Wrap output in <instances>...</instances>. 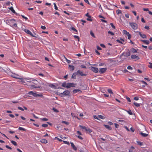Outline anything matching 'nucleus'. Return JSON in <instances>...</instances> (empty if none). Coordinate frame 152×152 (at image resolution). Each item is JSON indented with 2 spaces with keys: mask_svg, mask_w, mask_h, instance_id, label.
Wrapping results in <instances>:
<instances>
[{
  "mask_svg": "<svg viewBox=\"0 0 152 152\" xmlns=\"http://www.w3.org/2000/svg\"><path fill=\"white\" fill-rule=\"evenodd\" d=\"M76 84L73 83H67L66 82L63 83L62 84V86L63 87L67 88H70L71 87H75Z\"/></svg>",
  "mask_w": 152,
  "mask_h": 152,
  "instance_id": "nucleus-1",
  "label": "nucleus"
},
{
  "mask_svg": "<svg viewBox=\"0 0 152 152\" xmlns=\"http://www.w3.org/2000/svg\"><path fill=\"white\" fill-rule=\"evenodd\" d=\"M8 23L12 27L17 26V24L15 23V19H12L8 21Z\"/></svg>",
  "mask_w": 152,
  "mask_h": 152,
  "instance_id": "nucleus-2",
  "label": "nucleus"
},
{
  "mask_svg": "<svg viewBox=\"0 0 152 152\" xmlns=\"http://www.w3.org/2000/svg\"><path fill=\"white\" fill-rule=\"evenodd\" d=\"M79 126L83 129L85 130L86 132L87 133H89L91 132L92 131V130L91 129L87 127L83 126L80 125Z\"/></svg>",
  "mask_w": 152,
  "mask_h": 152,
  "instance_id": "nucleus-3",
  "label": "nucleus"
},
{
  "mask_svg": "<svg viewBox=\"0 0 152 152\" xmlns=\"http://www.w3.org/2000/svg\"><path fill=\"white\" fill-rule=\"evenodd\" d=\"M28 94L29 95H32L34 97H37V96H42V94H38L36 92H33L32 91H30L28 92Z\"/></svg>",
  "mask_w": 152,
  "mask_h": 152,
  "instance_id": "nucleus-4",
  "label": "nucleus"
},
{
  "mask_svg": "<svg viewBox=\"0 0 152 152\" xmlns=\"http://www.w3.org/2000/svg\"><path fill=\"white\" fill-rule=\"evenodd\" d=\"M26 81L31 83L35 84V82H37V81L34 79L32 78H26Z\"/></svg>",
  "mask_w": 152,
  "mask_h": 152,
  "instance_id": "nucleus-5",
  "label": "nucleus"
},
{
  "mask_svg": "<svg viewBox=\"0 0 152 152\" xmlns=\"http://www.w3.org/2000/svg\"><path fill=\"white\" fill-rule=\"evenodd\" d=\"M22 29L26 33L30 35L31 36L34 37H37L35 35H36V34H35V35H33V34L29 30L25 29Z\"/></svg>",
  "mask_w": 152,
  "mask_h": 152,
  "instance_id": "nucleus-6",
  "label": "nucleus"
},
{
  "mask_svg": "<svg viewBox=\"0 0 152 152\" xmlns=\"http://www.w3.org/2000/svg\"><path fill=\"white\" fill-rule=\"evenodd\" d=\"M129 24L133 29L134 30L137 29V26L136 23L134 22H130Z\"/></svg>",
  "mask_w": 152,
  "mask_h": 152,
  "instance_id": "nucleus-7",
  "label": "nucleus"
},
{
  "mask_svg": "<svg viewBox=\"0 0 152 152\" xmlns=\"http://www.w3.org/2000/svg\"><path fill=\"white\" fill-rule=\"evenodd\" d=\"M69 93L70 92L69 91L66 90L64 91L63 93H61L60 95L61 96H64L69 95Z\"/></svg>",
  "mask_w": 152,
  "mask_h": 152,
  "instance_id": "nucleus-8",
  "label": "nucleus"
},
{
  "mask_svg": "<svg viewBox=\"0 0 152 152\" xmlns=\"http://www.w3.org/2000/svg\"><path fill=\"white\" fill-rule=\"evenodd\" d=\"M90 69L91 70H92V71L93 72H94L95 73H97L99 71V69L98 68L93 66L90 67Z\"/></svg>",
  "mask_w": 152,
  "mask_h": 152,
  "instance_id": "nucleus-9",
  "label": "nucleus"
},
{
  "mask_svg": "<svg viewBox=\"0 0 152 152\" xmlns=\"http://www.w3.org/2000/svg\"><path fill=\"white\" fill-rule=\"evenodd\" d=\"M107 70L106 68H100L99 69V72L100 73H103L105 72Z\"/></svg>",
  "mask_w": 152,
  "mask_h": 152,
  "instance_id": "nucleus-10",
  "label": "nucleus"
},
{
  "mask_svg": "<svg viewBox=\"0 0 152 152\" xmlns=\"http://www.w3.org/2000/svg\"><path fill=\"white\" fill-rule=\"evenodd\" d=\"M77 74H80L82 76H84L86 75V74L83 73V72L80 70H78L77 71Z\"/></svg>",
  "mask_w": 152,
  "mask_h": 152,
  "instance_id": "nucleus-11",
  "label": "nucleus"
},
{
  "mask_svg": "<svg viewBox=\"0 0 152 152\" xmlns=\"http://www.w3.org/2000/svg\"><path fill=\"white\" fill-rule=\"evenodd\" d=\"M137 32L138 33L140 37L143 38H146V35L141 34V33L139 31H137Z\"/></svg>",
  "mask_w": 152,
  "mask_h": 152,
  "instance_id": "nucleus-12",
  "label": "nucleus"
},
{
  "mask_svg": "<svg viewBox=\"0 0 152 152\" xmlns=\"http://www.w3.org/2000/svg\"><path fill=\"white\" fill-rule=\"evenodd\" d=\"M131 58L132 59H136L137 60H138L139 59V58L138 56L135 55H131Z\"/></svg>",
  "mask_w": 152,
  "mask_h": 152,
  "instance_id": "nucleus-13",
  "label": "nucleus"
},
{
  "mask_svg": "<svg viewBox=\"0 0 152 152\" xmlns=\"http://www.w3.org/2000/svg\"><path fill=\"white\" fill-rule=\"evenodd\" d=\"M69 67L71 71H72L75 69L74 66L69 65Z\"/></svg>",
  "mask_w": 152,
  "mask_h": 152,
  "instance_id": "nucleus-14",
  "label": "nucleus"
},
{
  "mask_svg": "<svg viewBox=\"0 0 152 152\" xmlns=\"http://www.w3.org/2000/svg\"><path fill=\"white\" fill-rule=\"evenodd\" d=\"M70 144L72 147L75 151L77 150V148L72 142H71Z\"/></svg>",
  "mask_w": 152,
  "mask_h": 152,
  "instance_id": "nucleus-15",
  "label": "nucleus"
},
{
  "mask_svg": "<svg viewBox=\"0 0 152 152\" xmlns=\"http://www.w3.org/2000/svg\"><path fill=\"white\" fill-rule=\"evenodd\" d=\"M130 55V54L129 50H128V51L124 53V56H129Z\"/></svg>",
  "mask_w": 152,
  "mask_h": 152,
  "instance_id": "nucleus-16",
  "label": "nucleus"
},
{
  "mask_svg": "<svg viewBox=\"0 0 152 152\" xmlns=\"http://www.w3.org/2000/svg\"><path fill=\"white\" fill-rule=\"evenodd\" d=\"M31 86L32 88H40V86H37L36 83L35 84H31Z\"/></svg>",
  "mask_w": 152,
  "mask_h": 152,
  "instance_id": "nucleus-17",
  "label": "nucleus"
},
{
  "mask_svg": "<svg viewBox=\"0 0 152 152\" xmlns=\"http://www.w3.org/2000/svg\"><path fill=\"white\" fill-rule=\"evenodd\" d=\"M116 41L118 42L121 44H123V42H124V40L122 39H121L120 40L117 39Z\"/></svg>",
  "mask_w": 152,
  "mask_h": 152,
  "instance_id": "nucleus-18",
  "label": "nucleus"
},
{
  "mask_svg": "<svg viewBox=\"0 0 152 152\" xmlns=\"http://www.w3.org/2000/svg\"><path fill=\"white\" fill-rule=\"evenodd\" d=\"M141 41L147 45H148L149 43V41L148 40H142Z\"/></svg>",
  "mask_w": 152,
  "mask_h": 152,
  "instance_id": "nucleus-19",
  "label": "nucleus"
},
{
  "mask_svg": "<svg viewBox=\"0 0 152 152\" xmlns=\"http://www.w3.org/2000/svg\"><path fill=\"white\" fill-rule=\"evenodd\" d=\"M131 51L133 53H135L137 52V50L135 49L132 48L131 49Z\"/></svg>",
  "mask_w": 152,
  "mask_h": 152,
  "instance_id": "nucleus-20",
  "label": "nucleus"
},
{
  "mask_svg": "<svg viewBox=\"0 0 152 152\" xmlns=\"http://www.w3.org/2000/svg\"><path fill=\"white\" fill-rule=\"evenodd\" d=\"M140 134L143 137H146L148 136V134L146 133H144L143 132L140 133Z\"/></svg>",
  "mask_w": 152,
  "mask_h": 152,
  "instance_id": "nucleus-21",
  "label": "nucleus"
},
{
  "mask_svg": "<svg viewBox=\"0 0 152 152\" xmlns=\"http://www.w3.org/2000/svg\"><path fill=\"white\" fill-rule=\"evenodd\" d=\"M40 142L42 143H47V140L45 139H42L41 140Z\"/></svg>",
  "mask_w": 152,
  "mask_h": 152,
  "instance_id": "nucleus-22",
  "label": "nucleus"
},
{
  "mask_svg": "<svg viewBox=\"0 0 152 152\" xmlns=\"http://www.w3.org/2000/svg\"><path fill=\"white\" fill-rule=\"evenodd\" d=\"M135 148L133 146H132L129 149V152H132Z\"/></svg>",
  "mask_w": 152,
  "mask_h": 152,
  "instance_id": "nucleus-23",
  "label": "nucleus"
},
{
  "mask_svg": "<svg viewBox=\"0 0 152 152\" xmlns=\"http://www.w3.org/2000/svg\"><path fill=\"white\" fill-rule=\"evenodd\" d=\"M19 79H20V82H22L23 83H25L26 81V78L23 79L22 78H19Z\"/></svg>",
  "mask_w": 152,
  "mask_h": 152,
  "instance_id": "nucleus-24",
  "label": "nucleus"
},
{
  "mask_svg": "<svg viewBox=\"0 0 152 152\" xmlns=\"http://www.w3.org/2000/svg\"><path fill=\"white\" fill-rule=\"evenodd\" d=\"M125 111L130 115H132L133 113L130 110H125Z\"/></svg>",
  "mask_w": 152,
  "mask_h": 152,
  "instance_id": "nucleus-25",
  "label": "nucleus"
},
{
  "mask_svg": "<svg viewBox=\"0 0 152 152\" xmlns=\"http://www.w3.org/2000/svg\"><path fill=\"white\" fill-rule=\"evenodd\" d=\"M10 10L13 13H15V12L13 9V7H11L10 8Z\"/></svg>",
  "mask_w": 152,
  "mask_h": 152,
  "instance_id": "nucleus-26",
  "label": "nucleus"
},
{
  "mask_svg": "<svg viewBox=\"0 0 152 152\" xmlns=\"http://www.w3.org/2000/svg\"><path fill=\"white\" fill-rule=\"evenodd\" d=\"M104 126L107 129H111V127L110 126H109L108 125H104Z\"/></svg>",
  "mask_w": 152,
  "mask_h": 152,
  "instance_id": "nucleus-27",
  "label": "nucleus"
},
{
  "mask_svg": "<svg viewBox=\"0 0 152 152\" xmlns=\"http://www.w3.org/2000/svg\"><path fill=\"white\" fill-rule=\"evenodd\" d=\"M134 105L137 107H139L140 106V104L139 103L136 102H134L133 103Z\"/></svg>",
  "mask_w": 152,
  "mask_h": 152,
  "instance_id": "nucleus-28",
  "label": "nucleus"
},
{
  "mask_svg": "<svg viewBox=\"0 0 152 152\" xmlns=\"http://www.w3.org/2000/svg\"><path fill=\"white\" fill-rule=\"evenodd\" d=\"M18 129L19 130H21V131H25L26 130V129H25L24 128L22 127H19V128H18Z\"/></svg>",
  "mask_w": 152,
  "mask_h": 152,
  "instance_id": "nucleus-29",
  "label": "nucleus"
},
{
  "mask_svg": "<svg viewBox=\"0 0 152 152\" xmlns=\"http://www.w3.org/2000/svg\"><path fill=\"white\" fill-rule=\"evenodd\" d=\"M61 123H64L66 125H68L69 124V122H66L65 121H61Z\"/></svg>",
  "mask_w": 152,
  "mask_h": 152,
  "instance_id": "nucleus-30",
  "label": "nucleus"
},
{
  "mask_svg": "<svg viewBox=\"0 0 152 152\" xmlns=\"http://www.w3.org/2000/svg\"><path fill=\"white\" fill-rule=\"evenodd\" d=\"M11 142L15 146H17V145L16 142L15 141L12 140L11 141Z\"/></svg>",
  "mask_w": 152,
  "mask_h": 152,
  "instance_id": "nucleus-31",
  "label": "nucleus"
},
{
  "mask_svg": "<svg viewBox=\"0 0 152 152\" xmlns=\"http://www.w3.org/2000/svg\"><path fill=\"white\" fill-rule=\"evenodd\" d=\"M12 77L13 78H17V79H18L19 78L18 77V75L15 74H13V75H12Z\"/></svg>",
  "mask_w": 152,
  "mask_h": 152,
  "instance_id": "nucleus-32",
  "label": "nucleus"
},
{
  "mask_svg": "<svg viewBox=\"0 0 152 152\" xmlns=\"http://www.w3.org/2000/svg\"><path fill=\"white\" fill-rule=\"evenodd\" d=\"M116 13L118 15H119L120 14L122 13L121 11V10H116Z\"/></svg>",
  "mask_w": 152,
  "mask_h": 152,
  "instance_id": "nucleus-33",
  "label": "nucleus"
},
{
  "mask_svg": "<svg viewBox=\"0 0 152 152\" xmlns=\"http://www.w3.org/2000/svg\"><path fill=\"white\" fill-rule=\"evenodd\" d=\"M148 66L149 68L152 69V63L151 62H149V64L148 65Z\"/></svg>",
  "mask_w": 152,
  "mask_h": 152,
  "instance_id": "nucleus-34",
  "label": "nucleus"
},
{
  "mask_svg": "<svg viewBox=\"0 0 152 152\" xmlns=\"http://www.w3.org/2000/svg\"><path fill=\"white\" fill-rule=\"evenodd\" d=\"M71 29L74 31H75L76 32H77V30L74 27H72L71 28Z\"/></svg>",
  "mask_w": 152,
  "mask_h": 152,
  "instance_id": "nucleus-35",
  "label": "nucleus"
},
{
  "mask_svg": "<svg viewBox=\"0 0 152 152\" xmlns=\"http://www.w3.org/2000/svg\"><path fill=\"white\" fill-rule=\"evenodd\" d=\"M90 34L91 35V36L93 37L94 38H95V36L94 34V33L92 31H90Z\"/></svg>",
  "mask_w": 152,
  "mask_h": 152,
  "instance_id": "nucleus-36",
  "label": "nucleus"
},
{
  "mask_svg": "<svg viewBox=\"0 0 152 152\" xmlns=\"http://www.w3.org/2000/svg\"><path fill=\"white\" fill-rule=\"evenodd\" d=\"M107 91L110 94H113V93L112 92V91L111 89H108L107 90Z\"/></svg>",
  "mask_w": 152,
  "mask_h": 152,
  "instance_id": "nucleus-37",
  "label": "nucleus"
},
{
  "mask_svg": "<svg viewBox=\"0 0 152 152\" xmlns=\"http://www.w3.org/2000/svg\"><path fill=\"white\" fill-rule=\"evenodd\" d=\"M76 76V74L75 73H74L73 74L72 76V78L73 79H75V77Z\"/></svg>",
  "mask_w": 152,
  "mask_h": 152,
  "instance_id": "nucleus-38",
  "label": "nucleus"
},
{
  "mask_svg": "<svg viewBox=\"0 0 152 152\" xmlns=\"http://www.w3.org/2000/svg\"><path fill=\"white\" fill-rule=\"evenodd\" d=\"M123 32H124V34H126V35H129V32H128L126 30H123Z\"/></svg>",
  "mask_w": 152,
  "mask_h": 152,
  "instance_id": "nucleus-39",
  "label": "nucleus"
},
{
  "mask_svg": "<svg viewBox=\"0 0 152 152\" xmlns=\"http://www.w3.org/2000/svg\"><path fill=\"white\" fill-rule=\"evenodd\" d=\"M42 126L43 127H46L48 126V125L47 124H42Z\"/></svg>",
  "mask_w": 152,
  "mask_h": 152,
  "instance_id": "nucleus-40",
  "label": "nucleus"
},
{
  "mask_svg": "<svg viewBox=\"0 0 152 152\" xmlns=\"http://www.w3.org/2000/svg\"><path fill=\"white\" fill-rule=\"evenodd\" d=\"M74 38H76V39H77L78 41H79L80 38L78 36L74 35Z\"/></svg>",
  "mask_w": 152,
  "mask_h": 152,
  "instance_id": "nucleus-41",
  "label": "nucleus"
},
{
  "mask_svg": "<svg viewBox=\"0 0 152 152\" xmlns=\"http://www.w3.org/2000/svg\"><path fill=\"white\" fill-rule=\"evenodd\" d=\"M41 120L42 121H47L48 120V119L47 118H42L41 119Z\"/></svg>",
  "mask_w": 152,
  "mask_h": 152,
  "instance_id": "nucleus-42",
  "label": "nucleus"
},
{
  "mask_svg": "<svg viewBox=\"0 0 152 152\" xmlns=\"http://www.w3.org/2000/svg\"><path fill=\"white\" fill-rule=\"evenodd\" d=\"M53 4L54 5V8H55V9L56 10H58V7H57L56 6V4L55 3H53Z\"/></svg>",
  "mask_w": 152,
  "mask_h": 152,
  "instance_id": "nucleus-43",
  "label": "nucleus"
},
{
  "mask_svg": "<svg viewBox=\"0 0 152 152\" xmlns=\"http://www.w3.org/2000/svg\"><path fill=\"white\" fill-rule=\"evenodd\" d=\"M53 110L54 111V112L56 113H58V111L57 110V109L54 107L53 108Z\"/></svg>",
  "mask_w": 152,
  "mask_h": 152,
  "instance_id": "nucleus-44",
  "label": "nucleus"
},
{
  "mask_svg": "<svg viewBox=\"0 0 152 152\" xmlns=\"http://www.w3.org/2000/svg\"><path fill=\"white\" fill-rule=\"evenodd\" d=\"M137 143L138 144V145H140V146L142 145V144H143L142 142L140 141L137 142Z\"/></svg>",
  "mask_w": 152,
  "mask_h": 152,
  "instance_id": "nucleus-45",
  "label": "nucleus"
},
{
  "mask_svg": "<svg viewBox=\"0 0 152 152\" xmlns=\"http://www.w3.org/2000/svg\"><path fill=\"white\" fill-rule=\"evenodd\" d=\"M79 90L77 89H75L73 91V93L74 94L76 93L77 91H79Z\"/></svg>",
  "mask_w": 152,
  "mask_h": 152,
  "instance_id": "nucleus-46",
  "label": "nucleus"
},
{
  "mask_svg": "<svg viewBox=\"0 0 152 152\" xmlns=\"http://www.w3.org/2000/svg\"><path fill=\"white\" fill-rule=\"evenodd\" d=\"M127 69H128L131 70L133 69V68L130 66H127Z\"/></svg>",
  "mask_w": 152,
  "mask_h": 152,
  "instance_id": "nucleus-47",
  "label": "nucleus"
},
{
  "mask_svg": "<svg viewBox=\"0 0 152 152\" xmlns=\"http://www.w3.org/2000/svg\"><path fill=\"white\" fill-rule=\"evenodd\" d=\"M108 33L109 34H110L111 35H114V34L113 32H111L110 31H109L108 32Z\"/></svg>",
  "mask_w": 152,
  "mask_h": 152,
  "instance_id": "nucleus-48",
  "label": "nucleus"
},
{
  "mask_svg": "<svg viewBox=\"0 0 152 152\" xmlns=\"http://www.w3.org/2000/svg\"><path fill=\"white\" fill-rule=\"evenodd\" d=\"M126 99H127V101L129 102H130L131 101V100H130V98L128 97V96H126Z\"/></svg>",
  "mask_w": 152,
  "mask_h": 152,
  "instance_id": "nucleus-49",
  "label": "nucleus"
},
{
  "mask_svg": "<svg viewBox=\"0 0 152 152\" xmlns=\"http://www.w3.org/2000/svg\"><path fill=\"white\" fill-rule=\"evenodd\" d=\"M18 109L20 110H22V111H24V109L22 107H18Z\"/></svg>",
  "mask_w": 152,
  "mask_h": 152,
  "instance_id": "nucleus-50",
  "label": "nucleus"
},
{
  "mask_svg": "<svg viewBox=\"0 0 152 152\" xmlns=\"http://www.w3.org/2000/svg\"><path fill=\"white\" fill-rule=\"evenodd\" d=\"M98 117L99 118H100L101 119H104V117H103V116H102L101 115H98Z\"/></svg>",
  "mask_w": 152,
  "mask_h": 152,
  "instance_id": "nucleus-51",
  "label": "nucleus"
},
{
  "mask_svg": "<svg viewBox=\"0 0 152 152\" xmlns=\"http://www.w3.org/2000/svg\"><path fill=\"white\" fill-rule=\"evenodd\" d=\"M110 25H111V27L113 28H114L115 29V26L114 25L113 23H110Z\"/></svg>",
  "mask_w": 152,
  "mask_h": 152,
  "instance_id": "nucleus-52",
  "label": "nucleus"
},
{
  "mask_svg": "<svg viewBox=\"0 0 152 152\" xmlns=\"http://www.w3.org/2000/svg\"><path fill=\"white\" fill-rule=\"evenodd\" d=\"M81 68H84V69H86V66L84 65H82L80 66Z\"/></svg>",
  "mask_w": 152,
  "mask_h": 152,
  "instance_id": "nucleus-53",
  "label": "nucleus"
},
{
  "mask_svg": "<svg viewBox=\"0 0 152 152\" xmlns=\"http://www.w3.org/2000/svg\"><path fill=\"white\" fill-rule=\"evenodd\" d=\"M134 99V100L137 101L139 100V97L137 96L135 97Z\"/></svg>",
  "mask_w": 152,
  "mask_h": 152,
  "instance_id": "nucleus-54",
  "label": "nucleus"
},
{
  "mask_svg": "<svg viewBox=\"0 0 152 152\" xmlns=\"http://www.w3.org/2000/svg\"><path fill=\"white\" fill-rule=\"evenodd\" d=\"M77 134H79L80 135H82L81 132L80 131H77Z\"/></svg>",
  "mask_w": 152,
  "mask_h": 152,
  "instance_id": "nucleus-55",
  "label": "nucleus"
},
{
  "mask_svg": "<svg viewBox=\"0 0 152 152\" xmlns=\"http://www.w3.org/2000/svg\"><path fill=\"white\" fill-rule=\"evenodd\" d=\"M41 28L43 29V30H45L46 29V28L45 27V26H41Z\"/></svg>",
  "mask_w": 152,
  "mask_h": 152,
  "instance_id": "nucleus-56",
  "label": "nucleus"
},
{
  "mask_svg": "<svg viewBox=\"0 0 152 152\" xmlns=\"http://www.w3.org/2000/svg\"><path fill=\"white\" fill-rule=\"evenodd\" d=\"M5 147L11 150L12 149V148L11 147L7 145H6Z\"/></svg>",
  "mask_w": 152,
  "mask_h": 152,
  "instance_id": "nucleus-57",
  "label": "nucleus"
},
{
  "mask_svg": "<svg viewBox=\"0 0 152 152\" xmlns=\"http://www.w3.org/2000/svg\"><path fill=\"white\" fill-rule=\"evenodd\" d=\"M80 20L81 21V22H83V23H82V24L83 25H84V23H86V21L85 20Z\"/></svg>",
  "mask_w": 152,
  "mask_h": 152,
  "instance_id": "nucleus-58",
  "label": "nucleus"
},
{
  "mask_svg": "<svg viewBox=\"0 0 152 152\" xmlns=\"http://www.w3.org/2000/svg\"><path fill=\"white\" fill-rule=\"evenodd\" d=\"M141 82H142V83L145 84L146 85H148L147 83L145 82L143 80H141Z\"/></svg>",
  "mask_w": 152,
  "mask_h": 152,
  "instance_id": "nucleus-59",
  "label": "nucleus"
},
{
  "mask_svg": "<svg viewBox=\"0 0 152 152\" xmlns=\"http://www.w3.org/2000/svg\"><path fill=\"white\" fill-rule=\"evenodd\" d=\"M86 16L88 17L89 18H91V16L90 15H89L88 13H87V14H86Z\"/></svg>",
  "mask_w": 152,
  "mask_h": 152,
  "instance_id": "nucleus-60",
  "label": "nucleus"
},
{
  "mask_svg": "<svg viewBox=\"0 0 152 152\" xmlns=\"http://www.w3.org/2000/svg\"><path fill=\"white\" fill-rule=\"evenodd\" d=\"M77 137L79 139L82 140L83 139V137L80 136H77Z\"/></svg>",
  "mask_w": 152,
  "mask_h": 152,
  "instance_id": "nucleus-61",
  "label": "nucleus"
},
{
  "mask_svg": "<svg viewBox=\"0 0 152 152\" xmlns=\"http://www.w3.org/2000/svg\"><path fill=\"white\" fill-rule=\"evenodd\" d=\"M143 10L144 11H149V9L148 8H143Z\"/></svg>",
  "mask_w": 152,
  "mask_h": 152,
  "instance_id": "nucleus-62",
  "label": "nucleus"
},
{
  "mask_svg": "<svg viewBox=\"0 0 152 152\" xmlns=\"http://www.w3.org/2000/svg\"><path fill=\"white\" fill-rule=\"evenodd\" d=\"M131 130L132 131V132H134V129L132 127H131L130 128Z\"/></svg>",
  "mask_w": 152,
  "mask_h": 152,
  "instance_id": "nucleus-63",
  "label": "nucleus"
},
{
  "mask_svg": "<svg viewBox=\"0 0 152 152\" xmlns=\"http://www.w3.org/2000/svg\"><path fill=\"white\" fill-rule=\"evenodd\" d=\"M64 142L65 144H67V145L69 144V142L67 141H64Z\"/></svg>",
  "mask_w": 152,
  "mask_h": 152,
  "instance_id": "nucleus-64",
  "label": "nucleus"
}]
</instances>
